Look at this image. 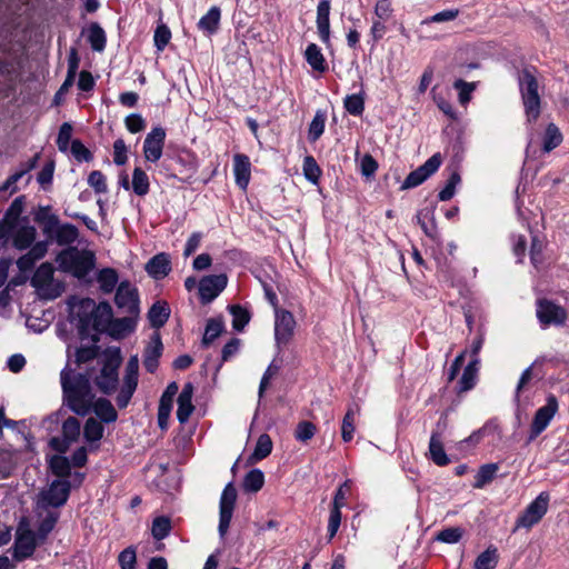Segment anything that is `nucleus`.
<instances>
[{
  "instance_id": "obj_23",
  "label": "nucleus",
  "mask_w": 569,
  "mask_h": 569,
  "mask_svg": "<svg viewBox=\"0 0 569 569\" xmlns=\"http://www.w3.org/2000/svg\"><path fill=\"white\" fill-rule=\"evenodd\" d=\"M233 173L237 184L241 189H246L250 181L251 163L248 156L237 153L233 157Z\"/></svg>"
},
{
  "instance_id": "obj_58",
  "label": "nucleus",
  "mask_w": 569,
  "mask_h": 569,
  "mask_svg": "<svg viewBox=\"0 0 569 569\" xmlns=\"http://www.w3.org/2000/svg\"><path fill=\"white\" fill-rule=\"evenodd\" d=\"M137 386L138 385H136V383L123 381V383H122V386L120 388V391H119V393L117 396V406L120 409H123V408H126L129 405V402H130V400H131V398H132V396H133V393H134V391L137 389Z\"/></svg>"
},
{
  "instance_id": "obj_46",
  "label": "nucleus",
  "mask_w": 569,
  "mask_h": 569,
  "mask_svg": "<svg viewBox=\"0 0 569 569\" xmlns=\"http://www.w3.org/2000/svg\"><path fill=\"white\" fill-rule=\"evenodd\" d=\"M498 563V553L497 548L489 547L483 552H481L476 561H475V568L476 569H493Z\"/></svg>"
},
{
  "instance_id": "obj_18",
  "label": "nucleus",
  "mask_w": 569,
  "mask_h": 569,
  "mask_svg": "<svg viewBox=\"0 0 569 569\" xmlns=\"http://www.w3.org/2000/svg\"><path fill=\"white\" fill-rule=\"evenodd\" d=\"M178 383L170 382L163 391L158 408V425L160 429H167L168 420L172 410L173 398L178 393Z\"/></svg>"
},
{
  "instance_id": "obj_55",
  "label": "nucleus",
  "mask_w": 569,
  "mask_h": 569,
  "mask_svg": "<svg viewBox=\"0 0 569 569\" xmlns=\"http://www.w3.org/2000/svg\"><path fill=\"white\" fill-rule=\"evenodd\" d=\"M303 174L312 183H317L320 178L321 169L312 156H307L303 160Z\"/></svg>"
},
{
  "instance_id": "obj_38",
  "label": "nucleus",
  "mask_w": 569,
  "mask_h": 569,
  "mask_svg": "<svg viewBox=\"0 0 569 569\" xmlns=\"http://www.w3.org/2000/svg\"><path fill=\"white\" fill-rule=\"evenodd\" d=\"M134 328L133 321L130 318L112 319L107 330L113 338H122L127 333L131 332Z\"/></svg>"
},
{
  "instance_id": "obj_33",
  "label": "nucleus",
  "mask_w": 569,
  "mask_h": 569,
  "mask_svg": "<svg viewBox=\"0 0 569 569\" xmlns=\"http://www.w3.org/2000/svg\"><path fill=\"white\" fill-rule=\"evenodd\" d=\"M88 41L93 51L101 52L106 48V32L97 22L91 23L89 27Z\"/></svg>"
},
{
  "instance_id": "obj_28",
  "label": "nucleus",
  "mask_w": 569,
  "mask_h": 569,
  "mask_svg": "<svg viewBox=\"0 0 569 569\" xmlns=\"http://www.w3.org/2000/svg\"><path fill=\"white\" fill-rule=\"evenodd\" d=\"M170 316V309L166 302L157 301L148 311V319L152 328L159 329L164 326Z\"/></svg>"
},
{
  "instance_id": "obj_12",
  "label": "nucleus",
  "mask_w": 569,
  "mask_h": 569,
  "mask_svg": "<svg viewBox=\"0 0 569 569\" xmlns=\"http://www.w3.org/2000/svg\"><path fill=\"white\" fill-rule=\"evenodd\" d=\"M70 491L71 485L68 479L53 480L48 489L41 492L40 502L43 507H62L67 502Z\"/></svg>"
},
{
  "instance_id": "obj_35",
  "label": "nucleus",
  "mask_w": 569,
  "mask_h": 569,
  "mask_svg": "<svg viewBox=\"0 0 569 569\" xmlns=\"http://www.w3.org/2000/svg\"><path fill=\"white\" fill-rule=\"evenodd\" d=\"M499 469L498 463H486L482 465L477 475L475 476L473 488L481 489L487 483L491 482Z\"/></svg>"
},
{
  "instance_id": "obj_30",
  "label": "nucleus",
  "mask_w": 569,
  "mask_h": 569,
  "mask_svg": "<svg viewBox=\"0 0 569 569\" xmlns=\"http://www.w3.org/2000/svg\"><path fill=\"white\" fill-rule=\"evenodd\" d=\"M305 58L308 64L318 72L327 70V63L321 49L316 43H309L305 51Z\"/></svg>"
},
{
  "instance_id": "obj_40",
  "label": "nucleus",
  "mask_w": 569,
  "mask_h": 569,
  "mask_svg": "<svg viewBox=\"0 0 569 569\" xmlns=\"http://www.w3.org/2000/svg\"><path fill=\"white\" fill-rule=\"evenodd\" d=\"M562 133L555 123H549L543 136V151L550 152L562 142Z\"/></svg>"
},
{
  "instance_id": "obj_3",
  "label": "nucleus",
  "mask_w": 569,
  "mask_h": 569,
  "mask_svg": "<svg viewBox=\"0 0 569 569\" xmlns=\"http://www.w3.org/2000/svg\"><path fill=\"white\" fill-rule=\"evenodd\" d=\"M533 68H525L518 74V84L523 104L526 122L532 126L541 113V98L539 94V83Z\"/></svg>"
},
{
  "instance_id": "obj_64",
  "label": "nucleus",
  "mask_w": 569,
  "mask_h": 569,
  "mask_svg": "<svg viewBox=\"0 0 569 569\" xmlns=\"http://www.w3.org/2000/svg\"><path fill=\"white\" fill-rule=\"evenodd\" d=\"M126 128L131 133H138L146 128V121L139 113H131L124 119Z\"/></svg>"
},
{
  "instance_id": "obj_62",
  "label": "nucleus",
  "mask_w": 569,
  "mask_h": 569,
  "mask_svg": "<svg viewBox=\"0 0 569 569\" xmlns=\"http://www.w3.org/2000/svg\"><path fill=\"white\" fill-rule=\"evenodd\" d=\"M139 358L131 356L126 365L123 381L138 385Z\"/></svg>"
},
{
  "instance_id": "obj_13",
  "label": "nucleus",
  "mask_w": 569,
  "mask_h": 569,
  "mask_svg": "<svg viewBox=\"0 0 569 569\" xmlns=\"http://www.w3.org/2000/svg\"><path fill=\"white\" fill-rule=\"evenodd\" d=\"M442 158L439 152L432 154L423 164L411 171L401 184V190L412 189L423 183L441 166Z\"/></svg>"
},
{
  "instance_id": "obj_43",
  "label": "nucleus",
  "mask_w": 569,
  "mask_h": 569,
  "mask_svg": "<svg viewBox=\"0 0 569 569\" xmlns=\"http://www.w3.org/2000/svg\"><path fill=\"white\" fill-rule=\"evenodd\" d=\"M40 153H36L26 164H22V169L14 172L4 181V188H12V191H17V182L30 170L34 169L38 164Z\"/></svg>"
},
{
  "instance_id": "obj_57",
  "label": "nucleus",
  "mask_w": 569,
  "mask_h": 569,
  "mask_svg": "<svg viewBox=\"0 0 569 569\" xmlns=\"http://www.w3.org/2000/svg\"><path fill=\"white\" fill-rule=\"evenodd\" d=\"M70 151L74 159L79 162H89L93 159L90 150L78 139L71 141Z\"/></svg>"
},
{
  "instance_id": "obj_16",
  "label": "nucleus",
  "mask_w": 569,
  "mask_h": 569,
  "mask_svg": "<svg viewBox=\"0 0 569 569\" xmlns=\"http://www.w3.org/2000/svg\"><path fill=\"white\" fill-rule=\"evenodd\" d=\"M166 130L162 127H154L146 136L143 141V156L147 161L157 162L162 157Z\"/></svg>"
},
{
  "instance_id": "obj_60",
  "label": "nucleus",
  "mask_w": 569,
  "mask_h": 569,
  "mask_svg": "<svg viewBox=\"0 0 569 569\" xmlns=\"http://www.w3.org/2000/svg\"><path fill=\"white\" fill-rule=\"evenodd\" d=\"M88 184L94 190L96 193H106L108 191L106 177L99 170H94L89 174Z\"/></svg>"
},
{
  "instance_id": "obj_50",
  "label": "nucleus",
  "mask_w": 569,
  "mask_h": 569,
  "mask_svg": "<svg viewBox=\"0 0 569 569\" xmlns=\"http://www.w3.org/2000/svg\"><path fill=\"white\" fill-rule=\"evenodd\" d=\"M357 410H358V408L355 409V408L350 407L343 417L342 426H341V436H342V439L345 442H349L353 438L355 417H356Z\"/></svg>"
},
{
  "instance_id": "obj_6",
  "label": "nucleus",
  "mask_w": 569,
  "mask_h": 569,
  "mask_svg": "<svg viewBox=\"0 0 569 569\" xmlns=\"http://www.w3.org/2000/svg\"><path fill=\"white\" fill-rule=\"evenodd\" d=\"M54 269L50 262L41 263L31 278V286L46 300H53L63 292V284L53 280Z\"/></svg>"
},
{
  "instance_id": "obj_21",
  "label": "nucleus",
  "mask_w": 569,
  "mask_h": 569,
  "mask_svg": "<svg viewBox=\"0 0 569 569\" xmlns=\"http://www.w3.org/2000/svg\"><path fill=\"white\" fill-rule=\"evenodd\" d=\"M162 350L163 345L160 335L154 333L149 345L146 347L143 355V366L148 372L153 373L157 370Z\"/></svg>"
},
{
  "instance_id": "obj_17",
  "label": "nucleus",
  "mask_w": 569,
  "mask_h": 569,
  "mask_svg": "<svg viewBox=\"0 0 569 569\" xmlns=\"http://www.w3.org/2000/svg\"><path fill=\"white\" fill-rule=\"evenodd\" d=\"M114 302L118 308L126 309L129 313L139 311L138 291L128 281H122L118 286Z\"/></svg>"
},
{
  "instance_id": "obj_59",
  "label": "nucleus",
  "mask_w": 569,
  "mask_h": 569,
  "mask_svg": "<svg viewBox=\"0 0 569 569\" xmlns=\"http://www.w3.org/2000/svg\"><path fill=\"white\" fill-rule=\"evenodd\" d=\"M72 136V126L69 122H63L59 129L57 146L61 152H66L69 149L70 140Z\"/></svg>"
},
{
  "instance_id": "obj_45",
  "label": "nucleus",
  "mask_w": 569,
  "mask_h": 569,
  "mask_svg": "<svg viewBox=\"0 0 569 569\" xmlns=\"http://www.w3.org/2000/svg\"><path fill=\"white\" fill-rule=\"evenodd\" d=\"M263 472L260 469H252L243 479V489L248 492H257L263 487Z\"/></svg>"
},
{
  "instance_id": "obj_32",
  "label": "nucleus",
  "mask_w": 569,
  "mask_h": 569,
  "mask_svg": "<svg viewBox=\"0 0 569 569\" xmlns=\"http://www.w3.org/2000/svg\"><path fill=\"white\" fill-rule=\"evenodd\" d=\"M79 237L78 228L71 223H60L53 239L59 246H69L77 241Z\"/></svg>"
},
{
  "instance_id": "obj_14",
  "label": "nucleus",
  "mask_w": 569,
  "mask_h": 569,
  "mask_svg": "<svg viewBox=\"0 0 569 569\" xmlns=\"http://www.w3.org/2000/svg\"><path fill=\"white\" fill-rule=\"evenodd\" d=\"M536 313L539 322L545 327L550 325L561 326L567 319L565 308L548 299H539L537 301Z\"/></svg>"
},
{
  "instance_id": "obj_25",
  "label": "nucleus",
  "mask_w": 569,
  "mask_h": 569,
  "mask_svg": "<svg viewBox=\"0 0 569 569\" xmlns=\"http://www.w3.org/2000/svg\"><path fill=\"white\" fill-rule=\"evenodd\" d=\"M429 455L430 459L437 466H447L450 460L445 451L443 443L441 440V433L439 431H433L429 441Z\"/></svg>"
},
{
  "instance_id": "obj_1",
  "label": "nucleus",
  "mask_w": 569,
  "mask_h": 569,
  "mask_svg": "<svg viewBox=\"0 0 569 569\" xmlns=\"http://www.w3.org/2000/svg\"><path fill=\"white\" fill-rule=\"evenodd\" d=\"M63 403L76 415L84 417L91 412L94 395L89 379L81 373L72 377L61 372Z\"/></svg>"
},
{
  "instance_id": "obj_31",
  "label": "nucleus",
  "mask_w": 569,
  "mask_h": 569,
  "mask_svg": "<svg viewBox=\"0 0 569 569\" xmlns=\"http://www.w3.org/2000/svg\"><path fill=\"white\" fill-rule=\"evenodd\" d=\"M37 230L32 226L19 228L13 236V246L18 250H26L34 242Z\"/></svg>"
},
{
  "instance_id": "obj_19",
  "label": "nucleus",
  "mask_w": 569,
  "mask_h": 569,
  "mask_svg": "<svg viewBox=\"0 0 569 569\" xmlns=\"http://www.w3.org/2000/svg\"><path fill=\"white\" fill-rule=\"evenodd\" d=\"M436 204L427 206L418 210L416 219L423 233L432 240L439 239V232L436 223Z\"/></svg>"
},
{
  "instance_id": "obj_34",
  "label": "nucleus",
  "mask_w": 569,
  "mask_h": 569,
  "mask_svg": "<svg viewBox=\"0 0 569 569\" xmlns=\"http://www.w3.org/2000/svg\"><path fill=\"white\" fill-rule=\"evenodd\" d=\"M272 440L269 435L262 433L259 436L254 450L250 456L252 462L260 461L267 458L272 451Z\"/></svg>"
},
{
  "instance_id": "obj_41",
  "label": "nucleus",
  "mask_w": 569,
  "mask_h": 569,
  "mask_svg": "<svg viewBox=\"0 0 569 569\" xmlns=\"http://www.w3.org/2000/svg\"><path fill=\"white\" fill-rule=\"evenodd\" d=\"M224 325L221 319L211 318L207 321L204 335L202 338V345L208 347L213 342L223 331Z\"/></svg>"
},
{
  "instance_id": "obj_8",
  "label": "nucleus",
  "mask_w": 569,
  "mask_h": 569,
  "mask_svg": "<svg viewBox=\"0 0 569 569\" xmlns=\"http://www.w3.org/2000/svg\"><path fill=\"white\" fill-rule=\"evenodd\" d=\"M559 403L555 395H548L546 399V403L540 407L532 419L531 426H530V435H529V441L535 440L539 435H541L556 413L558 412Z\"/></svg>"
},
{
  "instance_id": "obj_26",
  "label": "nucleus",
  "mask_w": 569,
  "mask_h": 569,
  "mask_svg": "<svg viewBox=\"0 0 569 569\" xmlns=\"http://www.w3.org/2000/svg\"><path fill=\"white\" fill-rule=\"evenodd\" d=\"M36 221L42 226L43 233L49 238H53L60 226L58 216L50 212V207L41 208L36 216Z\"/></svg>"
},
{
  "instance_id": "obj_11",
  "label": "nucleus",
  "mask_w": 569,
  "mask_h": 569,
  "mask_svg": "<svg viewBox=\"0 0 569 569\" xmlns=\"http://www.w3.org/2000/svg\"><path fill=\"white\" fill-rule=\"evenodd\" d=\"M39 542L40 541L37 538L34 531H32L28 527H22V525H20L18 527L13 545V559L16 561H23L30 558L33 555Z\"/></svg>"
},
{
  "instance_id": "obj_2",
  "label": "nucleus",
  "mask_w": 569,
  "mask_h": 569,
  "mask_svg": "<svg viewBox=\"0 0 569 569\" xmlns=\"http://www.w3.org/2000/svg\"><path fill=\"white\" fill-rule=\"evenodd\" d=\"M78 330L86 337L93 330L97 333L106 332L112 318V308L109 302L96 305L91 298H83L77 306Z\"/></svg>"
},
{
  "instance_id": "obj_56",
  "label": "nucleus",
  "mask_w": 569,
  "mask_h": 569,
  "mask_svg": "<svg viewBox=\"0 0 569 569\" xmlns=\"http://www.w3.org/2000/svg\"><path fill=\"white\" fill-rule=\"evenodd\" d=\"M463 529L460 527H449L438 532L437 540L443 543L453 545L460 541Z\"/></svg>"
},
{
  "instance_id": "obj_20",
  "label": "nucleus",
  "mask_w": 569,
  "mask_h": 569,
  "mask_svg": "<svg viewBox=\"0 0 569 569\" xmlns=\"http://www.w3.org/2000/svg\"><path fill=\"white\" fill-rule=\"evenodd\" d=\"M193 390V385L191 382H187L178 396L177 419L180 423H186L194 410L192 405Z\"/></svg>"
},
{
  "instance_id": "obj_37",
  "label": "nucleus",
  "mask_w": 569,
  "mask_h": 569,
  "mask_svg": "<svg viewBox=\"0 0 569 569\" xmlns=\"http://www.w3.org/2000/svg\"><path fill=\"white\" fill-rule=\"evenodd\" d=\"M97 280L99 282L100 289L104 293H110L114 290L118 283V273L112 268H104L99 271Z\"/></svg>"
},
{
  "instance_id": "obj_47",
  "label": "nucleus",
  "mask_w": 569,
  "mask_h": 569,
  "mask_svg": "<svg viewBox=\"0 0 569 569\" xmlns=\"http://www.w3.org/2000/svg\"><path fill=\"white\" fill-rule=\"evenodd\" d=\"M229 311L232 316V328L236 331H242L243 328L250 321V313L247 309L241 306L234 305L229 307Z\"/></svg>"
},
{
  "instance_id": "obj_44",
  "label": "nucleus",
  "mask_w": 569,
  "mask_h": 569,
  "mask_svg": "<svg viewBox=\"0 0 569 569\" xmlns=\"http://www.w3.org/2000/svg\"><path fill=\"white\" fill-rule=\"evenodd\" d=\"M131 187L137 196H146L149 192V178L141 168H134L132 173Z\"/></svg>"
},
{
  "instance_id": "obj_27",
  "label": "nucleus",
  "mask_w": 569,
  "mask_h": 569,
  "mask_svg": "<svg viewBox=\"0 0 569 569\" xmlns=\"http://www.w3.org/2000/svg\"><path fill=\"white\" fill-rule=\"evenodd\" d=\"M91 411H93L97 417L106 423L114 422L118 418L114 407L106 398H99L96 401L93 400Z\"/></svg>"
},
{
  "instance_id": "obj_53",
  "label": "nucleus",
  "mask_w": 569,
  "mask_h": 569,
  "mask_svg": "<svg viewBox=\"0 0 569 569\" xmlns=\"http://www.w3.org/2000/svg\"><path fill=\"white\" fill-rule=\"evenodd\" d=\"M171 530V521L168 517H157L152 522V536L156 540L164 539Z\"/></svg>"
},
{
  "instance_id": "obj_5",
  "label": "nucleus",
  "mask_w": 569,
  "mask_h": 569,
  "mask_svg": "<svg viewBox=\"0 0 569 569\" xmlns=\"http://www.w3.org/2000/svg\"><path fill=\"white\" fill-rule=\"evenodd\" d=\"M122 358L119 348H109L103 355V363L100 373L94 382L99 390L104 395H111L116 391L119 383L118 369Z\"/></svg>"
},
{
  "instance_id": "obj_42",
  "label": "nucleus",
  "mask_w": 569,
  "mask_h": 569,
  "mask_svg": "<svg viewBox=\"0 0 569 569\" xmlns=\"http://www.w3.org/2000/svg\"><path fill=\"white\" fill-rule=\"evenodd\" d=\"M103 431L104 428L101 422L94 418H88L83 428V437L89 443L98 442L103 437Z\"/></svg>"
},
{
  "instance_id": "obj_15",
  "label": "nucleus",
  "mask_w": 569,
  "mask_h": 569,
  "mask_svg": "<svg viewBox=\"0 0 569 569\" xmlns=\"http://www.w3.org/2000/svg\"><path fill=\"white\" fill-rule=\"evenodd\" d=\"M228 284V277L224 273L203 277L198 283L199 297L202 303L214 300Z\"/></svg>"
},
{
  "instance_id": "obj_39",
  "label": "nucleus",
  "mask_w": 569,
  "mask_h": 569,
  "mask_svg": "<svg viewBox=\"0 0 569 569\" xmlns=\"http://www.w3.org/2000/svg\"><path fill=\"white\" fill-rule=\"evenodd\" d=\"M49 467L53 475L67 479L71 473L70 460L61 455L52 456L49 460Z\"/></svg>"
},
{
  "instance_id": "obj_22",
  "label": "nucleus",
  "mask_w": 569,
  "mask_h": 569,
  "mask_svg": "<svg viewBox=\"0 0 569 569\" xmlns=\"http://www.w3.org/2000/svg\"><path fill=\"white\" fill-rule=\"evenodd\" d=\"M330 0H320L317 7V30L320 40L328 44L330 42Z\"/></svg>"
},
{
  "instance_id": "obj_9",
  "label": "nucleus",
  "mask_w": 569,
  "mask_h": 569,
  "mask_svg": "<svg viewBox=\"0 0 569 569\" xmlns=\"http://www.w3.org/2000/svg\"><path fill=\"white\" fill-rule=\"evenodd\" d=\"M237 501V490L232 482H229L222 490L219 501V526L218 531L223 538L230 527L234 506Z\"/></svg>"
},
{
  "instance_id": "obj_7",
  "label": "nucleus",
  "mask_w": 569,
  "mask_h": 569,
  "mask_svg": "<svg viewBox=\"0 0 569 569\" xmlns=\"http://www.w3.org/2000/svg\"><path fill=\"white\" fill-rule=\"evenodd\" d=\"M550 495L547 491L540 492L532 500L516 520V528L531 529L548 511Z\"/></svg>"
},
{
  "instance_id": "obj_54",
  "label": "nucleus",
  "mask_w": 569,
  "mask_h": 569,
  "mask_svg": "<svg viewBox=\"0 0 569 569\" xmlns=\"http://www.w3.org/2000/svg\"><path fill=\"white\" fill-rule=\"evenodd\" d=\"M317 427L307 420L300 421L295 430V438L300 442H307L316 435Z\"/></svg>"
},
{
  "instance_id": "obj_36",
  "label": "nucleus",
  "mask_w": 569,
  "mask_h": 569,
  "mask_svg": "<svg viewBox=\"0 0 569 569\" xmlns=\"http://www.w3.org/2000/svg\"><path fill=\"white\" fill-rule=\"evenodd\" d=\"M327 114L323 110H317L308 129V140L316 142L323 133L326 127Z\"/></svg>"
},
{
  "instance_id": "obj_10",
  "label": "nucleus",
  "mask_w": 569,
  "mask_h": 569,
  "mask_svg": "<svg viewBox=\"0 0 569 569\" xmlns=\"http://www.w3.org/2000/svg\"><path fill=\"white\" fill-rule=\"evenodd\" d=\"M296 325V319L290 311L281 308H276L274 340L278 349L289 343L295 333Z\"/></svg>"
},
{
  "instance_id": "obj_4",
  "label": "nucleus",
  "mask_w": 569,
  "mask_h": 569,
  "mask_svg": "<svg viewBox=\"0 0 569 569\" xmlns=\"http://www.w3.org/2000/svg\"><path fill=\"white\" fill-rule=\"evenodd\" d=\"M56 262L60 271L84 279L96 267V254L91 250L68 247L57 254Z\"/></svg>"
},
{
  "instance_id": "obj_49",
  "label": "nucleus",
  "mask_w": 569,
  "mask_h": 569,
  "mask_svg": "<svg viewBox=\"0 0 569 569\" xmlns=\"http://www.w3.org/2000/svg\"><path fill=\"white\" fill-rule=\"evenodd\" d=\"M59 515L56 512H49L40 522L36 533L40 542H43L48 535L53 530Z\"/></svg>"
},
{
  "instance_id": "obj_51",
  "label": "nucleus",
  "mask_w": 569,
  "mask_h": 569,
  "mask_svg": "<svg viewBox=\"0 0 569 569\" xmlns=\"http://www.w3.org/2000/svg\"><path fill=\"white\" fill-rule=\"evenodd\" d=\"M62 436L69 442H76L80 437V421L74 417L67 418L62 423Z\"/></svg>"
},
{
  "instance_id": "obj_63",
  "label": "nucleus",
  "mask_w": 569,
  "mask_h": 569,
  "mask_svg": "<svg viewBox=\"0 0 569 569\" xmlns=\"http://www.w3.org/2000/svg\"><path fill=\"white\" fill-rule=\"evenodd\" d=\"M118 561L121 569H136V550L132 547L126 548L119 553Z\"/></svg>"
},
{
  "instance_id": "obj_29",
  "label": "nucleus",
  "mask_w": 569,
  "mask_h": 569,
  "mask_svg": "<svg viewBox=\"0 0 569 569\" xmlns=\"http://www.w3.org/2000/svg\"><path fill=\"white\" fill-rule=\"evenodd\" d=\"M220 18H221L220 9L216 6H213L198 21V28L208 34H212L218 30V27L220 23Z\"/></svg>"
},
{
  "instance_id": "obj_52",
  "label": "nucleus",
  "mask_w": 569,
  "mask_h": 569,
  "mask_svg": "<svg viewBox=\"0 0 569 569\" xmlns=\"http://www.w3.org/2000/svg\"><path fill=\"white\" fill-rule=\"evenodd\" d=\"M461 178L457 171H452L449 176L446 186L442 190L439 191L438 198L440 201L450 200L456 193V187L460 183Z\"/></svg>"
},
{
  "instance_id": "obj_48",
  "label": "nucleus",
  "mask_w": 569,
  "mask_h": 569,
  "mask_svg": "<svg viewBox=\"0 0 569 569\" xmlns=\"http://www.w3.org/2000/svg\"><path fill=\"white\" fill-rule=\"evenodd\" d=\"M345 109L352 116H361L365 110V94H349L343 100Z\"/></svg>"
},
{
  "instance_id": "obj_61",
  "label": "nucleus",
  "mask_w": 569,
  "mask_h": 569,
  "mask_svg": "<svg viewBox=\"0 0 569 569\" xmlns=\"http://www.w3.org/2000/svg\"><path fill=\"white\" fill-rule=\"evenodd\" d=\"M171 39V31L166 24L157 27L153 36L154 46L159 51H162Z\"/></svg>"
},
{
  "instance_id": "obj_24",
  "label": "nucleus",
  "mask_w": 569,
  "mask_h": 569,
  "mask_svg": "<svg viewBox=\"0 0 569 569\" xmlns=\"http://www.w3.org/2000/svg\"><path fill=\"white\" fill-rule=\"evenodd\" d=\"M147 272L154 279H162L171 271V262L167 253H158L152 257L147 266Z\"/></svg>"
}]
</instances>
